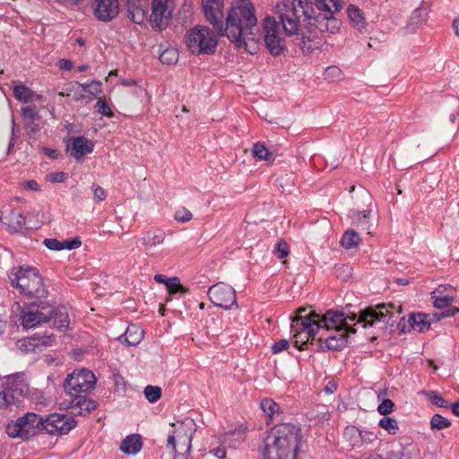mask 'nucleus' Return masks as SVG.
I'll return each mask as SVG.
<instances>
[{
	"mask_svg": "<svg viewBox=\"0 0 459 459\" xmlns=\"http://www.w3.org/2000/svg\"><path fill=\"white\" fill-rule=\"evenodd\" d=\"M394 306L393 304H378L360 310L358 316L354 313L328 310L324 315L314 311L307 313L306 308H299L298 315L291 324V332L294 334L295 342L305 344L309 339H314L316 334L325 329L333 331V334L325 337L320 335V348L325 350L338 351L344 348L348 342V334L355 333L356 329L350 325V322L361 324L363 328L373 326L378 323L393 325L392 320Z\"/></svg>",
	"mask_w": 459,
	"mask_h": 459,
	"instance_id": "obj_1",
	"label": "nucleus"
},
{
	"mask_svg": "<svg viewBox=\"0 0 459 459\" xmlns=\"http://www.w3.org/2000/svg\"><path fill=\"white\" fill-rule=\"evenodd\" d=\"M279 21L267 16L263 22L264 41L270 53L273 56L281 54L285 43L283 35H298L302 23L309 30L313 25L315 9L307 0H282L276 4Z\"/></svg>",
	"mask_w": 459,
	"mask_h": 459,
	"instance_id": "obj_2",
	"label": "nucleus"
},
{
	"mask_svg": "<svg viewBox=\"0 0 459 459\" xmlns=\"http://www.w3.org/2000/svg\"><path fill=\"white\" fill-rule=\"evenodd\" d=\"M217 34L227 36L238 48H244L252 55L256 53L260 33L253 4L242 0L241 4L231 7L228 12L223 31Z\"/></svg>",
	"mask_w": 459,
	"mask_h": 459,
	"instance_id": "obj_3",
	"label": "nucleus"
},
{
	"mask_svg": "<svg viewBox=\"0 0 459 459\" xmlns=\"http://www.w3.org/2000/svg\"><path fill=\"white\" fill-rule=\"evenodd\" d=\"M301 437L300 429L295 424L274 426L264 439V459H296Z\"/></svg>",
	"mask_w": 459,
	"mask_h": 459,
	"instance_id": "obj_4",
	"label": "nucleus"
},
{
	"mask_svg": "<svg viewBox=\"0 0 459 459\" xmlns=\"http://www.w3.org/2000/svg\"><path fill=\"white\" fill-rule=\"evenodd\" d=\"M12 285L21 294L29 298L41 299L46 297L47 290L39 272L30 266H20L9 275Z\"/></svg>",
	"mask_w": 459,
	"mask_h": 459,
	"instance_id": "obj_5",
	"label": "nucleus"
},
{
	"mask_svg": "<svg viewBox=\"0 0 459 459\" xmlns=\"http://www.w3.org/2000/svg\"><path fill=\"white\" fill-rule=\"evenodd\" d=\"M315 6L321 13H314L315 30L320 32L334 33L340 28V21L333 14L338 13L342 5L339 0H313Z\"/></svg>",
	"mask_w": 459,
	"mask_h": 459,
	"instance_id": "obj_6",
	"label": "nucleus"
},
{
	"mask_svg": "<svg viewBox=\"0 0 459 459\" xmlns=\"http://www.w3.org/2000/svg\"><path fill=\"white\" fill-rule=\"evenodd\" d=\"M186 43L194 55H211L214 53L218 45L213 31L205 26H196L188 30Z\"/></svg>",
	"mask_w": 459,
	"mask_h": 459,
	"instance_id": "obj_7",
	"label": "nucleus"
},
{
	"mask_svg": "<svg viewBox=\"0 0 459 459\" xmlns=\"http://www.w3.org/2000/svg\"><path fill=\"white\" fill-rule=\"evenodd\" d=\"M3 388L0 392V409L19 405L30 391L23 373L5 377Z\"/></svg>",
	"mask_w": 459,
	"mask_h": 459,
	"instance_id": "obj_8",
	"label": "nucleus"
},
{
	"mask_svg": "<svg viewBox=\"0 0 459 459\" xmlns=\"http://www.w3.org/2000/svg\"><path fill=\"white\" fill-rule=\"evenodd\" d=\"M43 418L34 412H27L6 426V434L13 438L28 439L43 431Z\"/></svg>",
	"mask_w": 459,
	"mask_h": 459,
	"instance_id": "obj_9",
	"label": "nucleus"
},
{
	"mask_svg": "<svg viewBox=\"0 0 459 459\" xmlns=\"http://www.w3.org/2000/svg\"><path fill=\"white\" fill-rule=\"evenodd\" d=\"M54 313V307L44 301L31 302L22 307L20 319L25 329H30L48 322Z\"/></svg>",
	"mask_w": 459,
	"mask_h": 459,
	"instance_id": "obj_10",
	"label": "nucleus"
},
{
	"mask_svg": "<svg viewBox=\"0 0 459 459\" xmlns=\"http://www.w3.org/2000/svg\"><path fill=\"white\" fill-rule=\"evenodd\" d=\"M95 384L96 377L94 374L82 368L67 376L64 383V388L73 396L89 393L94 388Z\"/></svg>",
	"mask_w": 459,
	"mask_h": 459,
	"instance_id": "obj_11",
	"label": "nucleus"
},
{
	"mask_svg": "<svg viewBox=\"0 0 459 459\" xmlns=\"http://www.w3.org/2000/svg\"><path fill=\"white\" fill-rule=\"evenodd\" d=\"M175 9V0H152V13L149 21L152 26L162 30L165 29Z\"/></svg>",
	"mask_w": 459,
	"mask_h": 459,
	"instance_id": "obj_12",
	"label": "nucleus"
},
{
	"mask_svg": "<svg viewBox=\"0 0 459 459\" xmlns=\"http://www.w3.org/2000/svg\"><path fill=\"white\" fill-rule=\"evenodd\" d=\"M195 429L185 422L179 423L169 435L167 446L173 451L190 452Z\"/></svg>",
	"mask_w": 459,
	"mask_h": 459,
	"instance_id": "obj_13",
	"label": "nucleus"
},
{
	"mask_svg": "<svg viewBox=\"0 0 459 459\" xmlns=\"http://www.w3.org/2000/svg\"><path fill=\"white\" fill-rule=\"evenodd\" d=\"M43 431L50 435H65L76 426L73 417L53 413L46 419L43 418Z\"/></svg>",
	"mask_w": 459,
	"mask_h": 459,
	"instance_id": "obj_14",
	"label": "nucleus"
},
{
	"mask_svg": "<svg viewBox=\"0 0 459 459\" xmlns=\"http://www.w3.org/2000/svg\"><path fill=\"white\" fill-rule=\"evenodd\" d=\"M210 300L217 307L230 309L238 307L235 290L227 284L217 283L208 290Z\"/></svg>",
	"mask_w": 459,
	"mask_h": 459,
	"instance_id": "obj_15",
	"label": "nucleus"
},
{
	"mask_svg": "<svg viewBox=\"0 0 459 459\" xmlns=\"http://www.w3.org/2000/svg\"><path fill=\"white\" fill-rule=\"evenodd\" d=\"M202 7L207 21L213 26L217 33L223 31V1L201 0Z\"/></svg>",
	"mask_w": 459,
	"mask_h": 459,
	"instance_id": "obj_16",
	"label": "nucleus"
},
{
	"mask_svg": "<svg viewBox=\"0 0 459 459\" xmlns=\"http://www.w3.org/2000/svg\"><path fill=\"white\" fill-rule=\"evenodd\" d=\"M119 7V0H94L92 4L95 18L105 22L117 16Z\"/></svg>",
	"mask_w": 459,
	"mask_h": 459,
	"instance_id": "obj_17",
	"label": "nucleus"
},
{
	"mask_svg": "<svg viewBox=\"0 0 459 459\" xmlns=\"http://www.w3.org/2000/svg\"><path fill=\"white\" fill-rule=\"evenodd\" d=\"M94 143L84 136H76L70 139L67 151L75 160H81L84 155L93 152Z\"/></svg>",
	"mask_w": 459,
	"mask_h": 459,
	"instance_id": "obj_18",
	"label": "nucleus"
},
{
	"mask_svg": "<svg viewBox=\"0 0 459 459\" xmlns=\"http://www.w3.org/2000/svg\"><path fill=\"white\" fill-rule=\"evenodd\" d=\"M97 408V403L87 398L86 394L73 395L70 409L74 415H86Z\"/></svg>",
	"mask_w": 459,
	"mask_h": 459,
	"instance_id": "obj_19",
	"label": "nucleus"
},
{
	"mask_svg": "<svg viewBox=\"0 0 459 459\" xmlns=\"http://www.w3.org/2000/svg\"><path fill=\"white\" fill-rule=\"evenodd\" d=\"M128 16L135 24H143L147 19L146 0H127Z\"/></svg>",
	"mask_w": 459,
	"mask_h": 459,
	"instance_id": "obj_20",
	"label": "nucleus"
},
{
	"mask_svg": "<svg viewBox=\"0 0 459 459\" xmlns=\"http://www.w3.org/2000/svg\"><path fill=\"white\" fill-rule=\"evenodd\" d=\"M0 221L12 233H21L26 230L25 218L21 212L12 211L8 215H2Z\"/></svg>",
	"mask_w": 459,
	"mask_h": 459,
	"instance_id": "obj_21",
	"label": "nucleus"
},
{
	"mask_svg": "<svg viewBox=\"0 0 459 459\" xmlns=\"http://www.w3.org/2000/svg\"><path fill=\"white\" fill-rule=\"evenodd\" d=\"M143 338V330L137 325H129L126 333L118 337L122 342L125 340L128 346H136Z\"/></svg>",
	"mask_w": 459,
	"mask_h": 459,
	"instance_id": "obj_22",
	"label": "nucleus"
},
{
	"mask_svg": "<svg viewBox=\"0 0 459 459\" xmlns=\"http://www.w3.org/2000/svg\"><path fill=\"white\" fill-rule=\"evenodd\" d=\"M14 98L22 102H31L33 100L41 101L43 97L34 93L30 88L25 85H16L13 89Z\"/></svg>",
	"mask_w": 459,
	"mask_h": 459,
	"instance_id": "obj_23",
	"label": "nucleus"
},
{
	"mask_svg": "<svg viewBox=\"0 0 459 459\" xmlns=\"http://www.w3.org/2000/svg\"><path fill=\"white\" fill-rule=\"evenodd\" d=\"M165 233L161 230H154L146 232L141 238L142 245L145 249L150 250L152 247L163 243Z\"/></svg>",
	"mask_w": 459,
	"mask_h": 459,
	"instance_id": "obj_24",
	"label": "nucleus"
},
{
	"mask_svg": "<svg viewBox=\"0 0 459 459\" xmlns=\"http://www.w3.org/2000/svg\"><path fill=\"white\" fill-rule=\"evenodd\" d=\"M142 448L141 437L138 435L126 437L120 445V450L125 454L135 455Z\"/></svg>",
	"mask_w": 459,
	"mask_h": 459,
	"instance_id": "obj_25",
	"label": "nucleus"
},
{
	"mask_svg": "<svg viewBox=\"0 0 459 459\" xmlns=\"http://www.w3.org/2000/svg\"><path fill=\"white\" fill-rule=\"evenodd\" d=\"M369 215L370 211L367 210L352 212L351 215L352 225L361 230H368V233H370L369 230L371 228V223L369 221Z\"/></svg>",
	"mask_w": 459,
	"mask_h": 459,
	"instance_id": "obj_26",
	"label": "nucleus"
},
{
	"mask_svg": "<svg viewBox=\"0 0 459 459\" xmlns=\"http://www.w3.org/2000/svg\"><path fill=\"white\" fill-rule=\"evenodd\" d=\"M50 320H53L55 327L58 329H66L69 325V316L66 307L60 306L54 307V313Z\"/></svg>",
	"mask_w": 459,
	"mask_h": 459,
	"instance_id": "obj_27",
	"label": "nucleus"
},
{
	"mask_svg": "<svg viewBox=\"0 0 459 459\" xmlns=\"http://www.w3.org/2000/svg\"><path fill=\"white\" fill-rule=\"evenodd\" d=\"M428 316L425 314H411L409 317L410 326L419 331L420 333L427 332L430 327V323L427 319Z\"/></svg>",
	"mask_w": 459,
	"mask_h": 459,
	"instance_id": "obj_28",
	"label": "nucleus"
},
{
	"mask_svg": "<svg viewBox=\"0 0 459 459\" xmlns=\"http://www.w3.org/2000/svg\"><path fill=\"white\" fill-rule=\"evenodd\" d=\"M429 7L427 5H420L415 9L410 18L409 27H418L423 24L428 18Z\"/></svg>",
	"mask_w": 459,
	"mask_h": 459,
	"instance_id": "obj_29",
	"label": "nucleus"
},
{
	"mask_svg": "<svg viewBox=\"0 0 459 459\" xmlns=\"http://www.w3.org/2000/svg\"><path fill=\"white\" fill-rule=\"evenodd\" d=\"M361 242L360 236L353 230H346L341 239V245L346 249L353 248Z\"/></svg>",
	"mask_w": 459,
	"mask_h": 459,
	"instance_id": "obj_30",
	"label": "nucleus"
},
{
	"mask_svg": "<svg viewBox=\"0 0 459 459\" xmlns=\"http://www.w3.org/2000/svg\"><path fill=\"white\" fill-rule=\"evenodd\" d=\"M253 155L258 160L273 161L274 155L262 143H256L253 146Z\"/></svg>",
	"mask_w": 459,
	"mask_h": 459,
	"instance_id": "obj_31",
	"label": "nucleus"
},
{
	"mask_svg": "<svg viewBox=\"0 0 459 459\" xmlns=\"http://www.w3.org/2000/svg\"><path fill=\"white\" fill-rule=\"evenodd\" d=\"M421 394L427 398V400L433 405L439 408H448L449 403L445 400L442 395L436 390L421 391Z\"/></svg>",
	"mask_w": 459,
	"mask_h": 459,
	"instance_id": "obj_32",
	"label": "nucleus"
},
{
	"mask_svg": "<svg viewBox=\"0 0 459 459\" xmlns=\"http://www.w3.org/2000/svg\"><path fill=\"white\" fill-rule=\"evenodd\" d=\"M348 17L350 21L356 26L359 30L364 28V18L362 13L359 8L351 4L347 9Z\"/></svg>",
	"mask_w": 459,
	"mask_h": 459,
	"instance_id": "obj_33",
	"label": "nucleus"
},
{
	"mask_svg": "<svg viewBox=\"0 0 459 459\" xmlns=\"http://www.w3.org/2000/svg\"><path fill=\"white\" fill-rule=\"evenodd\" d=\"M166 289L170 295L180 293L182 295L188 292V289L184 287L178 277L169 278Z\"/></svg>",
	"mask_w": 459,
	"mask_h": 459,
	"instance_id": "obj_34",
	"label": "nucleus"
},
{
	"mask_svg": "<svg viewBox=\"0 0 459 459\" xmlns=\"http://www.w3.org/2000/svg\"><path fill=\"white\" fill-rule=\"evenodd\" d=\"M451 424L448 419L438 413L434 414L430 419V428L432 430H442L449 428Z\"/></svg>",
	"mask_w": 459,
	"mask_h": 459,
	"instance_id": "obj_35",
	"label": "nucleus"
},
{
	"mask_svg": "<svg viewBox=\"0 0 459 459\" xmlns=\"http://www.w3.org/2000/svg\"><path fill=\"white\" fill-rule=\"evenodd\" d=\"M261 409L269 416L273 417L280 412V406L272 399L264 398L260 403Z\"/></svg>",
	"mask_w": 459,
	"mask_h": 459,
	"instance_id": "obj_36",
	"label": "nucleus"
},
{
	"mask_svg": "<svg viewBox=\"0 0 459 459\" xmlns=\"http://www.w3.org/2000/svg\"><path fill=\"white\" fill-rule=\"evenodd\" d=\"M178 53L177 49L173 48H168L164 49L160 55V61L162 64L171 65L178 61Z\"/></svg>",
	"mask_w": 459,
	"mask_h": 459,
	"instance_id": "obj_37",
	"label": "nucleus"
},
{
	"mask_svg": "<svg viewBox=\"0 0 459 459\" xmlns=\"http://www.w3.org/2000/svg\"><path fill=\"white\" fill-rule=\"evenodd\" d=\"M378 425L391 435H395L397 433L398 423L394 418L385 416L379 420Z\"/></svg>",
	"mask_w": 459,
	"mask_h": 459,
	"instance_id": "obj_38",
	"label": "nucleus"
},
{
	"mask_svg": "<svg viewBox=\"0 0 459 459\" xmlns=\"http://www.w3.org/2000/svg\"><path fill=\"white\" fill-rule=\"evenodd\" d=\"M454 299L453 293L445 295L444 297L431 296L434 307L438 309L448 307Z\"/></svg>",
	"mask_w": 459,
	"mask_h": 459,
	"instance_id": "obj_39",
	"label": "nucleus"
},
{
	"mask_svg": "<svg viewBox=\"0 0 459 459\" xmlns=\"http://www.w3.org/2000/svg\"><path fill=\"white\" fill-rule=\"evenodd\" d=\"M143 393H144L145 398L150 403L157 402L161 396V389L156 385H147L144 388Z\"/></svg>",
	"mask_w": 459,
	"mask_h": 459,
	"instance_id": "obj_40",
	"label": "nucleus"
},
{
	"mask_svg": "<svg viewBox=\"0 0 459 459\" xmlns=\"http://www.w3.org/2000/svg\"><path fill=\"white\" fill-rule=\"evenodd\" d=\"M22 115L28 121L39 120V113L36 106H26L21 108Z\"/></svg>",
	"mask_w": 459,
	"mask_h": 459,
	"instance_id": "obj_41",
	"label": "nucleus"
},
{
	"mask_svg": "<svg viewBox=\"0 0 459 459\" xmlns=\"http://www.w3.org/2000/svg\"><path fill=\"white\" fill-rule=\"evenodd\" d=\"M174 219L180 223H186L193 219L192 212L185 207L178 209L174 214Z\"/></svg>",
	"mask_w": 459,
	"mask_h": 459,
	"instance_id": "obj_42",
	"label": "nucleus"
},
{
	"mask_svg": "<svg viewBox=\"0 0 459 459\" xmlns=\"http://www.w3.org/2000/svg\"><path fill=\"white\" fill-rule=\"evenodd\" d=\"M83 91L91 95H97L101 91V82L99 81H92L90 83H79Z\"/></svg>",
	"mask_w": 459,
	"mask_h": 459,
	"instance_id": "obj_43",
	"label": "nucleus"
},
{
	"mask_svg": "<svg viewBox=\"0 0 459 459\" xmlns=\"http://www.w3.org/2000/svg\"><path fill=\"white\" fill-rule=\"evenodd\" d=\"M273 253L279 259L287 257L290 254V248L285 240H280L275 247Z\"/></svg>",
	"mask_w": 459,
	"mask_h": 459,
	"instance_id": "obj_44",
	"label": "nucleus"
},
{
	"mask_svg": "<svg viewBox=\"0 0 459 459\" xmlns=\"http://www.w3.org/2000/svg\"><path fill=\"white\" fill-rule=\"evenodd\" d=\"M245 439V431L242 429H234L226 435L225 443L230 444L231 441H236L238 444L243 442Z\"/></svg>",
	"mask_w": 459,
	"mask_h": 459,
	"instance_id": "obj_45",
	"label": "nucleus"
},
{
	"mask_svg": "<svg viewBox=\"0 0 459 459\" xmlns=\"http://www.w3.org/2000/svg\"><path fill=\"white\" fill-rule=\"evenodd\" d=\"M394 403L390 399H385L377 407V411L381 415H387L394 410Z\"/></svg>",
	"mask_w": 459,
	"mask_h": 459,
	"instance_id": "obj_46",
	"label": "nucleus"
},
{
	"mask_svg": "<svg viewBox=\"0 0 459 459\" xmlns=\"http://www.w3.org/2000/svg\"><path fill=\"white\" fill-rule=\"evenodd\" d=\"M91 189L93 192V198L96 202H101L106 199V190L97 184H92Z\"/></svg>",
	"mask_w": 459,
	"mask_h": 459,
	"instance_id": "obj_47",
	"label": "nucleus"
},
{
	"mask_svg": "<svg viewBox=\"0 0 459 459\" xmlns=\"http://www.w3.org/2000/svg\"><path fill=\"white\" fill-rule=\"evenodd\" d=\"M95 108H97V111L106 117H112V112L104 100H99L95 105Z\"/></svg>",
	"mask_w": 459,
	"mask_h": 459,
	"instance_id": "obj_48",
	"label": "nucleus"
},
{
	"mask_svg": "<svg viewBox=\"0 0 459 459\" xmlns=\"http://www.w3.org/2000/svg\"><path fill=\"white\" fill-rule=\"evenodd\" d=\"M290 346V343H289V341L286 340V339H281L278 342H275L273 345H272V352L273 354H278L283 351H286Z\"/></svg>",
	"mask_w": 459,
	"mask_h": 459,
	"instance_id": "obj_49",
	"label": "nucleus"
},
{
	"mask_svg": "<svg viewBox=\"0 0 459 459\" xmlns=\"http://www.w3.org/2000/svg\"><path fill=\"white\" fill-rule=\"evenodd\" d=\"M44 245L50 250L60 251L64 249V244L56 238H46Z\"/></svg>",
	"mask_w": 459,
	"mask_h": 459,
	"instance_id": "obj_50",
	"label": "nucleus"
},
{
	"mask_svg": "<svg viewBox=\"0 0 459 459\" xmlns=\"http://www.w3.org/2000/svg\"><path fill=\"white\" fill-rule=\"evenodd\" d=\"M19 136V129L17 127V125L14 121V118H12V134L11 139L8 146V150L10 151L15 144L16 139Z\"/></svg>",
	"mask_w": 459,
	"mask_h": 459,
	"instance_id": "obj_51",
	"label": "nucleus"
},
{
	"mask_svg": "<svg viewBox=\"0 0 459 459\" xmlns=\"http://www.w3.org/2000/svg\"><path fill=\"white\" fill-rule=\"evenodd\" d=\"M25 129H26L28 134L34 135L39 132L40 127H39V125L38 123H36V120H32V121H28L26 123Z\"/></svg>",
	"mask_w": 459,
	"mask_h": 459,
	"instance_id": "obj_52",
	"label": "nucleus"
},
{
	"mask_svg": "<svg viewBox=\"0 0 459 459\" xmlns=\"http://www.w3.org/2000/svg\"><path fill=\"white\" fill-rule=\"evenodd\" d=\"M453 288L450 285H439L431 292V296L444 297L446 291L453 292Z\"/></svg>",
	"mask_w": 459,
	"mask_h": 459,
	"instance_id": "obj_53",
	"label": "nucleus"
},
{
	"mask_svg": "<svg viewBox=\"0 0 459 459\" xmlns=\"http://www.w3.org/2000/svg\"><path fill=\"white\" fill-rule=\"evenodd\" d=\"M62 243L64 244V249H68V250L76 249V248L80 247L82 245V241L80 240L79 238H75L72 240H65V241H62Z\"/></svg>",
	"mask_w": 459,
	"mask_h": 459,
	"instance_id": "obj_54",
	"label": "nucleus"
},
{
	"mask_svg": "<svg viewBox=\"0 0 459 459\" xmlns=\"http://www.w3.org/2000/svg\"><path fill=\"white\" fill-rule=\"evenodd\" d=\"M67 176L65 172H56L50 175V181L52 183H61L66 179Z\"/></svg>",
	"mask_w": 459,
	"mask_h": 459,
	"instance_id": "obj_55",
	"label": "nucleus"
},
{
	"mask_svg": "<svg viewBox=\"0 0 459 459\" xmlns=\"http://www.w3.org/2000/svg\"><path fill=\"white\" fill-rule=\"evenodd\" d=\"M58 67L64 71H70L74 67V64L71 60L63 58L58 61Z\"/></svg>",
	"mask_w": 459,
	"mask_h": 459,
	"instance_id": "obj_56",
	"label": "nucleus"
},
{
	"mask_svg": "<svg viewBox=\"0 0 459 459\" xmlns=\"http://www.w3.org/2000/svg\"><path fill=\"white\" fill-rule=\"evenodd\" d=\"M211 453L219 459H224L226 457V451L222 447L214 448Z\"/></svg>",
	"mask_w": 459,
	"mask_h": 459,
	"instance_id": "obj_57",
	"label": "nucleus"
},
{
	"mask_svg": "<svg viewBox=\"0 0 459 459\" xmlns=\"http://www.w3.org/2000/svg\"><path fill=\"white\" fill-rule=\"evenodd\" d=\"M43 152L52 160H56L58 157V152L54 149H49L47 147L42 148Z\"/></svg>",
	"mask_w": 459,
	"mask_h": 459,
	"instance_id": "obj_58",
	"label": "nucleus"
},
{
	"mask_svg": "<svg viewBox=\"0 0 459 459\" xmlns=\"http://www.w3.org/2000/svg\"><path fill=\"white\" fill-rule=\"evenodd\" d=\"M24 187L33 190V191H39V186L36 180H29L24 183Z\"/></svg>",
	"mask_w": 459,
	"mask_h": 459,
	"instance_id": "obj_59",
	"label": "nucleus"
},
{
	"mask_svg": "<svg viewBox=\"0 0 459 459\" xmlns=\"http://www.w3.org/2000/svg\"><path fill=\"white\" fill-rule=\"evenodd\" d=\"M174 454L173 459H189L190 452L174 451Z\"/></svg>",
	"mask_w": 459,
	"mask_h": 459,
	"instance_id": "obj_60",
	"label": "nucleus"
},
{
	"mask_svg": "<svg viewBox=\"0 0 459 459\" xmlns=\"http://www.w3.org/2000/svg\"><path fill=\"white\" fill-rule=\"evenodd\" d=\"M154 281L156 282H158V283H162V284H164L166 286L167 283H168L169 278H167L163 274H155L154 275Z\"/></svg>",
	"mask_w": 459,
	"mask_h": 459,
	"instance_id": "obj_61",
	"label": "nucleus"
},
{
	"mask_svg": "<svg viewBox=\"0 0 459 459\" xmlns=\"http://www.w3.org/2000/svg\"><path fill=\"white\" fill-rule=\"evenodd\" d=\"M449 406L451 407V411H452V412H453L455 416L459 417V401H457V402L454 403H453V404H451V405L449 404Z\"/></svg>",
	"mask_w": 459,
	"mask_h": 459,
	"instance_id": "obj_62",
	"label": "nucleus"
},
{
	"mask_svg": "<svg viewBox=\"0 0 459 459\" xmlns=\"http://www.w3.org/2000/svg\"><path fill=\"white\" fill-rule=\"evenodd\" d=\"M459 312V309L456 307H451L445 312V316H453Z\"/></svg>",
	"mask_w": 459,
	"mask_h": 459,
	"instance_id": "obj_63",
	"label": "nucleus"
},
{
	"mask_svg": "<svg viewBox=\"0 0 459 459\" xmlns=\"http://www.w3.org/2000/svg\"><path fill=\"white\" fill-rule=\"evenodd\" d=\"M453 25L456 35L459 37V18L454 21Z\"/></svg>",
	"mask_w": 459,
	"mask_h": 459,
	"instance_id": "obj_64",
	"label": "nucleus"
}]
</instances>
